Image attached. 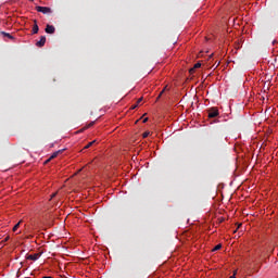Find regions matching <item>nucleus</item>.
I'll return each mask as SVG.
<instances>
[{
  "label": "nucleus",
  "mask_w": 278,
  "mask_h": 278,
  "mask_svg": "<svg viewBox=\"0 0 278 278\" xmlns=\"http://www.w3.org/2000/svg\"><path fill=\"white\" fill-rule=\"evenodd\" d=\"M206 112L208 114V118H216V116L219 114L217 108L207 109Z\"/></svg>",
  "instance_id": "f257e3e1"
},
{
  "label": "nucleus",
  "mask_w": 278,
  "mask_h": 278,
  "mask_svg": "<svg viewBox=\"0 0 278 278\" xmlns=\"http://www.w3.org/2000/svg\"><path fill=\"white\" fill-rule=\"evenodd\" d=\"M36 10L41 12V14H51L53 12L49 7H36Z\"/></svg>",
  "instance_id": "f03ea898"
},
{
  "label": "nucleus",
  "mask_w": 278,
  "mask_h": 278,
  "mask_svg": "<svg viewBox=\"0 0 278 278\" xmlns=\"http://www.w3.org/2000/svg\"><path fill=\"white\" fill-rule=\"evenodd\" d=\"M40 257V253H35V254H29L26 256V260H30L31 262H36L37 260H39Z\"/></svg>",
  "instance_id": "7ed1b4c3"
},
{
  "label": "nucleus",
  "mask_w": 278,
  "mask_h": 278,
  "mask_svg": "<svg viewBox=\"0 0 278 278\" xmlns=\"http://www.w3.org/2000/svg\"><path fill=\"white\" fill-rule=\"evenodd\" d=\"M46 42H47V37L41 36L40 40L36 42V47H45Z\"/></svg>",
  "instance_id": "20e7f679"
},
{
  "label": "nucleus",
  "mask_w": 278,
  "mask_h": 278,
  "mask_svg": "<svg viewBox=\"0 0 278 278\" xmlns=\"http://www.w3.org/2000/svg\"><path fill=\"white\" fill-rule=\"evenodd\" d=\"M46 34H55V26L48 24L46 26Z\"/></svg>",
  "instance_id": "39448f33"
},
{
  "label": "nucleus",
  "mask_w": 278,
  "mask_h": 278,
  "mask_svg": "<svg viewBox=\"0 0 278 278\" xmlns=\"http://www.w3.org/2000/svg\"><path fill=\"white\" fill-rule=\"evenodd\" d=\"M34 23L33 34H38V31H40V28L38 27V21L34 20Z\"/></svg>",
  "instance_id": "423d86ee"
},
{
  "label": "nucleus",
  "mask_w": 278,
  "mask_h": 278,
  "mask_svg": "<svg viewBox=\"0 0 278 278\" xmlns=\"http://www.w3.org/2000/svg\"><path fill=\"white\" fill-rule=\"evenodd\" d=\"M2 36L10 38V40H14V36L10 35V33L1 31Z\"/></svg>",
  "instance_id": "0eeeda50"
},
{
  "label": "nucleus",
  "mask_w": 278,
  "mask_h": 278,
  "mask_svg": "<svg viewBox=\"0 0 278 278\" xmlns=\"http://www.w3.org/2000/svg\"><path fill=\"white\" fill-rule=\"evenodd\" d=\"M60 153H62V150H59V151L54 152V153L49 157V160H55V156H56V155H60Z\"/></svg>",
  "instance_id": "6e6552de"
},
{
  "label": "nucleus",
  "mask_w": 278,
  "mask_h": 278,
  "mask_svg": "<svg viewBox=\"0 0 278 278\" xmlns=\"http://www.w3.org/2000/svg\"><path fill=\"white\" fill-rule=\"evenodd\" d=\"M96 142H97V140L89 142L87 146H85L84 149H90V147H92V144H96Z\"/></svg>",
  "instance_id": "1a4fd4ad"
},
{
  "label": "nucleus",
  "mask_w": 278,
  "mask_h": 278,
  "mask_svg": "<svg viewBox=\"0 0 278 278\" xmlns=\"http://www.w3.org/2000/svg\"><path fill=\"white\" fill-rule=\"evenodd\" d=\"M21 223H23V220H20L14 227H13V231H17L18 227H21Z\"/></svg>",
  "instance_id": "9d476101"
},
{
  "label": "nucleus",
  "mask_w": 278,
  "mask_h": 278,
  "mask_svg": "<svg viewBox=\"0 0 278 278\" xmlns=\"http://www.w3.org/2000/svg\"><path fill=\"white\" fill-rule=\"evenodd\" d=\"M166 88H167V86L164 87V89L160 92L159 97L156 98L157 101H159V99L162 98V94H164V92H166Z\"/></svg>",
  "instance_id": "9b49d317"
},
{
  "label": "nucleus",
  "mask_w": 278,
  "mask_h": 278,
  "mask_svg": "<svg viewBox=\"0 0 278 278\" xmlns=\"http://www.w3.org/2000/svg\"><path fill=\"white\" fill-rule=\"evenodd\" d=\"M220 249H223V244H217L213 251H220Z\"/></svg>",
  "instance_id": "f8f14e48"
},
{
  "label": "nucleus",
  "mask_w": 278,
  "mask_h": 278,
  "mask_svg": "<svg viewBox=\"0 0 278 278\" xmlns=\"http://www.w3.org/2000/svg\"><path fill=\"white\" fill-rule=\"evenodd\" d=\"M93 125H94V122H91L85 128H83V130L89 129V127H92Z\"/></svg>",
  "instance_id": "ddd939ff"
},
{
  "label": "nucleus",
  "mask_w": 278,
  "mask_h": 278,
  "mask_svg": "<svg viewBox=\"0 0 278 278\" xmlns=\"http://www.w3.org/2000/svg\"><path fill=\"white\" fill-rule=\"evenodd\" d=\"M193 68H195V70H197V68H201V63H199V62L195 63L194 66H193Z\"/></svg>",
  "instance_id": "4468645a"
},
{
  "label": "nucleus",
  "mask_w": 278,
  "mask_h": 278,
  "mask_svg": "<svg viewBox=\"0 0 278 278\" xmlns=\"http://www.w3.org/2000/svg\"><path fill=\"white\" fill-rule=\"evenodd\" d=\"M149 134H151V132L146 131V132H143L142 137H143V138H149Z\"/></svg>",
  "instance_id": "2eb2a0df"
},
{
  "label": "nucleus",
  "mask_w": 278,
  "mask_h": 278,
  "mask_svg": "<svg viewBox=\"0 0 278 278\" xmlns=\"http://www.w3.org/2000/svg\"><path fill=\"white\" fill-rule=\"evenodd\" d=\"M194 71H197L194 67L189 70L190 75L194 74Z\"/></svg>",
  "instance_id": "dca6fc26"
},
{
  "label": "nucleus",
  "mask_w": 278,
  "mask_h": 278,
  "mask_svg": "<svg viewBox=\"0 0 278 278\" xmlns=\"http://www.w3.org/2000/svg\"><path fill=\"white\" fill-rule=\"evenodd\" d=\"M140 103H142V98H139L137 101V105H140Z\"/></svg>",
  "instance_id": "f3484780"
},
{
  "label": "nucleus",
  "mask_w": 278,
  "mask_h": 278,
  "mask_svg": "<svg viewBox=\"0 0 278 278\" xmlns=\"http://www.w3.org/2000/svg\"><path fill=\"white\" fill-rule=\"evenodd\" d=\"M136 108H138V104L136 103L135 105H132L131 108H130V110H136Z\"/></svg>",
  "instance_id": "a211bd4d"
},
{
  "label": "nucleus",
  "mask_w": 278,
  "mask_h": 278,
  "mask_svg": "<svg viewBox=\"0 0 278 278\" xmlns=\"http://www.w3.org/2000/svg\"><path fill=\"white\" fill-rule=\"evenodd\" d=\"M56 195H58V192L52 193L51 199H55Z\"/></svg>",
  "instance_id": "6ab92c4d"
},
{
  "label": "nucleus",
  "mask_w": 278,
  "mask_h": 278,
  "mask_svg": "<svg viewBox=\"0 0 278 278\" xmlns=\"http://www.w3.org/2000/svg\"><path fill=\"white\" fill-rule=\"evenodd\" d=\"M8 240H10V236H7L2 242H8Z\"/></svg>",
  "instance_id": "aec40b11"
},
{
  "label": "nucleus",
  "mask_w": 278,
  "mask_h": 278,
  "mask_svg": "<svg viewBox=\"0 0 278 278\" xmlns=\"http://www.w3.org/2000/svg\"><path fill=\"white\" fill-rule=\"evenodd\" d=\"M148 121H149V117H146V118L143 119V123H148Z\"/></svg>",
  "instance_id": "412c9836"
},
{
  "label": "nucleus",
  "mask_w": 278,
  "mask_h": 278,
  "mask_svg": "<svg viewBox=\"0 0 278 278\" xmlns=\"http://www.w3.org/2000/svg\"><path fill=\"white\" fill-rule=\"evenodd\" d=\"M229 278H236V271H235L233 275L230 276Z\"/></svg>",
  "instance_id": "4be33fe9"
},
{
  "label": "nucleus",
  "mask_w": 278,
  "mask_h": 278,
  "mask_svg": "<svg viewBox=\"0 0 278 278\" xmlns=\"http://www.w3.org/2000/svg\"><path fill=\"white\" fill-rule=\"evenodd\" d=\"M48 162H51V160L48 159V160L46 161V164H48Z\"/></svg>",
  "instance_id": "5701e85b"
},
{
  "label": "nucleus",
  "mask_w": 278,
  "mask_h": 278,
  "mask_svg": "<svg viewBox=\"0 0 278 278\" xmlns=\"http://www.w3.org/2000/svg\"><path fill=\"white\" fill-rule=\"evenodd\" d=\"M240 227H242V224H239L238 229H240Z\"/></svg>",
  "instance_id": "b1692460"
},
{
  "label": "nucleus",
  "mask_w": 278,
  "mask_h": 278,
  "mask_svg": "<svg viewBox=\"0 0 278 278\" xmlns=\"http://www.w3.org/2000/svg\"><path fill=\"white\" fill-rule=\"evenodd\" d=\"M43 278H52L51 276H45Z\"/></svg>",
  "instance_id": "393cba45"
},
{
  "label": "nucleus",
  "mask_w": 278,
  "mask_h": 278,
  "mask_svg": "<svg viewBox=\"0 0 278 278\" xmlns=\"http://www.w3.org/2000/svg\"><path fill=\"white\" fill-rule=\"evenodd\" d=\"M276 42H277V40H274V41H273V45H275Z\"/></svg>",
  "instance_id": "a878e982"
},
{
  "label": "nucleus",
  "mask_w": 278,
  "mask_h": 278,
  "mask_svg": "<svg viewBox=\"0 0 278 278\" xmlns=\"http://www.w3.org/2000/svg\"><path fill=\"white\" fill-rule=\"evenodd\" d=\"M30 1H34V0H30Z\"/></svg>",
  "instance_id": "bb28decb"
}]
</instances>
